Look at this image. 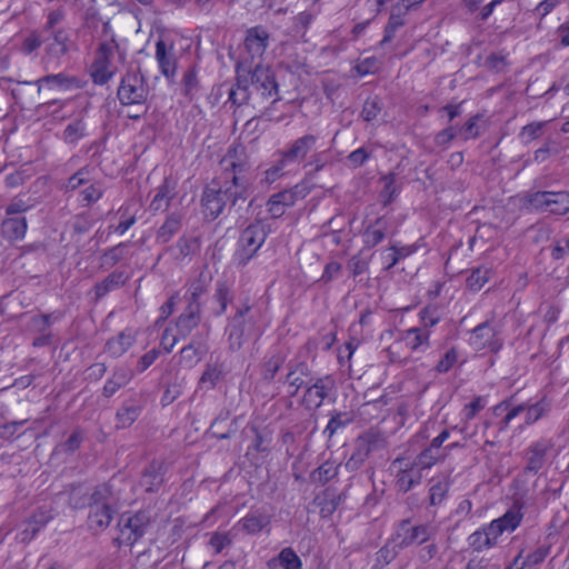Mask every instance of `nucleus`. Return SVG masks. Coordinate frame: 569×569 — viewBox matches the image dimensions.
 <instances>
[{"mask_svg": "<svg viewBox=\"0 0 569 569\" xmlns=\"http://www.w3.org/2000/svg\"><path fill=\"white\" fill-rule=\"evenodd\" d=\"M387 222L383 218H378L363 232V244L366 248H373L386 237Z\"/></svg>", "mask_w": 569, "mask_h": 569, "instance_id": "35", "label": "nucleus"}, {"mask_svg": "<svg viewBox=\"0 0 569 569\" xmlns=\"http://www.w3.org/2000/svg\"><path fill=\"white\" fill-rule=\"evenodd\" d=\"M259 318L260 313L253 310L248 302L237 308L226 328L227 341L231 351L240 350L251 337L260 335Z\"/></svg>", "mask_w": 569, "mask_h": 569, "instance_id": "4", "label": "nucleus"}, {"mask_svg": "<svg viewBox=\"0 0 569 569\" xmlns=\"http://www.w3.org/2000/svg\"><path fill=\"white\" fill-rule=\"evenodd\" d=\"M270 523V517L263 512L254 511L248 513L237 523L242 531L249 535H256Z\"/></svg>", "mask_w": 569, "mask_h": 569, "instance_id": "31", "label": "nucleus"}, {"mask_svg": "<svg viewBox=\"0 0 569 569\" xmlns=\"http://www.w3.org/2000/svg\"><path fill=\"white\" fill-rule=\"evenodd\" d=\"M340 463L333 460H327L310 473V480L313 483L326 485L335 479L339 473Z\"/></svg>", "mask_w": 569, "mask_h": 569, "instance_id": "34", "label": "nucleus"}, {"mask_svg": "<svg viewBox=\"0 0 569 569\" xmlns=\"http://www.w3.org/2000/svg\"><path fill=\"white\" fill-rule=\"evenodd\" d=\"M60 317L54 315H38L30 318L28 329L32 332L44 333L49 332V328L53 321Z\"/></svg>", "mask_w": 569, "mask_h": 569, "instance_id": "48", "label": "nucleus"}, {"mask_svg": "<svg viewBox=\"0 0 569 569\" xmlns=\"http://www.w3.org/2000/svg\"><path fill=\"white\" fill-rule=\"evenodd\" d=\"M286 357L282 353L272 355L262 367V377L267 381L273 380L277 372L282 368Z\"/></svg>", "mask_w": 569, "mask_h": 569, "instance_id": "49", "label": "nucleus"}, {"mask_svg": "<svg viewBox=\"0 0 569 569\" xmlns=\"http://www.w3.org/2000/svg\"><path fill=\"white\" fill-rule=\"evenodd\" d=\"M560 152L559 143L552 139H548L539 149L533 153V160L538 163L545 162L551 154Z\"/></svg>", "mask_w": 569, "mask_h": 569, "instance_id": "58", "label": "nucleus"}, {"mask_svg": "<svg viewBox=\"0 0 569 569\" xmlns=\"http://www.w3.org/2000/svg\"><path fill=\"white\" fill-rule=\"evenodd\" d=\"M154 58L158 62L160 72L167 78L171 79L177 72V59L173 52V48H167L166 42L159 39L156 42V54Z\"/></svg>", "mask_w": 569, "mask_h": 569, "instance_id": "18", "label": "nucleus"}, {"mask_svg": "<svg viewBox=\"0 0 569 569\" xmlns=\"http://www.w3.org/2000/svg\"><path fill=\"white\" fill-rule=\"evenodd\" d=\"M441 458L440 452H435L430 448H426L423 451H421L416 460H415V468L419 469L420 471L423 469L431 468L439 459Z\"/></svg>", "mask_w": 569, "mask_h": 569, "instance_id": "55", "label": "nucleus"}, {"mask_svg": "<svg viewBox=\"0 0 569 569\" xmlns=\"http://www.w3.org/2000/svg\"><path fill=\"white\" fill-rule=\"evenodd\" d=\"M199 91V80L196 68H190L182 78V92L186 97L192 99Z\"/></svg>", "mask_w": 569, "mask_h": 569, "instance_id": "53", "label": "nucleus"}, {"mask_svg": "<svg viewBox=\"0 0 569 569\" xmlns=\"http://www.w3.org/2000/svg\"><path fill=\"white\" fill-rule=\"evenodd\" d=\"M451 482L448 477H433L430 480L429 487V505L431 507L440 506L443 502V500L448 497Z\"/></svg>", "mask_w": 569, "mask_h": 569, "instance_id": "29", "label": "nucleus"}, {"mask_svg": "<svg viewBox=\"0 0 569 569\" xmlns=\"http://www.w3.org/2000/svg\"><path fill=\"white\" fill-rule=\"evenodd\" d=\"M201 322V309L197 305L187 306L176 321L179 337L186 339Z\"/></svg>", "mask_w": 569, "mask_h": 569, "instance_id": "19", "label": "nucleus"}, {"mask_svg": "<svg viewBox=\"0 0 569 569\" xmlns=\"http://www.w3.org/2000/svg\"><path fill=\"white\" fill-rule=\"evenodd\" d=\"M233 537L230 532H212L208 545L213 549L214 553H220L224 548L232 545Z\"/></svg>", "mask_w": 569, "mask_h": 569, "instance_id": "59", "label": "nucleus"}, {"mask_svg": "<svg viewBox=\"0 0 569 569\" xmlns=\"http://www.w3.org/2000/svg\"><path fill=\"white\" fill-rule=\"evenodd\" d=\"M548 203V213L565 216L569 212V191H551Z\"/></svg>", "mask_w": 569, "mask_h": 569, "instance_id": "42", "label": "nucleus"}, {"mask_svg": "<svg viewBox=\"0 0 569 569\" xmlns=\"http://www.w3.org/2000/svg\"><path fill=\"white\" fill-rule=\"evenodd\" d=\"M350 422L351 419L347 413L335 411L331 415L329 422L323 430V433L328 437V439H331L339 429L345 428Z\"/></svg>", "mask_w": 569, "mask_h": 569, "instance_id": "51", "label": "nucleus"}, {"mask_svg": "<svg viewBox=\"0 0 569 569\" xmlns=\"http://www.w3.org/2000/svg\"><path fill=\"white\" fill-rule=\"evenodd\" d=\"M176 196L177 180L172 177H166L162 183L154 190V196L150 202V210L153 212L166 211Z\"/></svg>", "mask_w": 569, "mask_h": 569, "instance_id": "16", "label": "nucleus"}, {"mask_svg": "<svg viewBox=\"0 0 569 569\" xmlns=\"http://www.w3.org/2000/svg\"><path fill=\"white\" fill-rule=\"evenodd\" d=\"M141 411L142 405L136 399L124 401L116 413L117 427H130L139 418Z\"/></svg>", "mask_w": 569, "mask_h": 569, "instance_id": "27", "label": "nucleus"}, {"mask_svg": "<svg viewBox=\"0 0 569 569\" xmlns=\"http://www.w3.org/2000/svg\"><path fill=\"white\" fill-rule=\"evenodd\" d=\"M333 388L335 380L332 377L317 378L311 385L307 386L302 397V405L310 411L317 410Z\"/></svg>", "mask_w": 569, "mask_h": 569, "instance_id": "9", "label": "nucleus"}, {"mask_svg": "<svg viewBox=\"0 0 569 569\" xmlns=\"http://www.w3.org/2000/svg\"><path fill=\"white\" fill-rule=\"evenodd\" d=\"M123 283L124 279L122 272L110 273L101 282L94 286L96 300H99L110 291L120 288Z\"/></svg>", "mask_w": 569, "mask_h": 569, "instance_id": "41", "label": "nucleus"}, {"mask_svg": "<svg viewBox=\"0 0 569 569\" xmlns=\"http://www.w3.org/2000/svg\"><path fill=\"white\" fill-rule=\"evenodd\" d=\"M116 513L114 507L89 506L88 527L94 532L107 529Z\"/></svg>", "mask_w": 569, "mask_h": 569, "instance_id": "23", "label": "nucleus"}, {"mask_svg": "<svg viewBox=\"0 0 569 569\" xmlns=\"http://www.w3.org/2000/svg\"><path fill=\"white\" fill-rule=\"evenodd\" d=\"M91 181L90 170L88 168H81L74 174H72L66 184L67 190H76L79 187L87 184Z\"/></svg>", "mask_w": 569, "mask_h": 569, "instance_id": "63", "label": "nucleus"}, {"mask_svg": "<svg viewBox=\"0 0 569 569\" xmlns=\"http://www.w3.org/2000/svg\"><path fill=\"white\" fill-rule=\"evenodd\" d=\"M46 47L47 63L56 62L69 51L70 37L64 29H57L51 32Z\"/></svg>", "mask_w": 569, "mask_h": 569, "instance_id": "17", "label": "nucleus"}, {"mask_svg": "<svg viewBox=\"0 0 569 569\" xmlns=\"http://www.w3.org/2000/svg\"><path fill=\"white\" fill-rule=\"evenodd\" d=\"M457 361L458 350L456 348H451L439 360L435 369L438 373H446L457 363Z\"/></svg>", "mask_w": 569, "mask_h": 569, "instance_id": "64", "label": "nucleus"}, {"mask_svg": "<svg viewBox=\"0 0 569 569\" xmlns=\"http://www.w3.org/2000/svg\"><path fill=\"white\" fill-rule=\"evenodd\" d=\"M550 192L535 191L526 193L521 199L522 207L528 211L548 212V203L551 198Z\"/></svg>", "mask_w": 569, "mask_h": 569, "instance_id": "33", "label": "nucleus"}, {"mask_svg": "<svg viewBox=\"0 0 569 569\" xmlns=\"http://www.w3.org/2000/svg\"><path fill=\"white\" fill-rule=\"evenodd\" d=\"M133 377V373L130 369L120 367L117 368L112 376L106 381L103 386L102 393L104 397L110 398L113 396L120 388L128 385Z\"/></svg>", "mask_w": 569, "mask_h": 569, "instance_id": "30", "label": "nucleus"}, {"mask_svg": "<svg viewBox=\"0 0 569 569\" xmlns=\"http://www.w3.org/2000/svg\"><path fill=\"white\" fill-rule=\"evenodd\" d=\"M318 137L315 134H305L297 138L280 152L282 164L301 162L308 159L310 152L316 149Z\"/></svg>", "mask_w": 569, "mask_h": 569, "instance_id": "10", "label": "nucleus"}, {"mask_svg": "<svg viewBox=\"0 0 569 569\" xmlns=\"http://www.w3.org/2000/svg\"><path fill=\"white\" fill-rule=\"evenodd\" d=\"M149 93L146 77L139 70H128L120 80L117 98L123 107H142L146 106Z\"/></svg>", "mask_w": 569, "mask_h": 569, "instance_id": "6", "label": "nucleus"}, {"mask_svg": "<svg viewBox=\"0 0 569 569\" xmlns=\"http://www.w3.org/2000/svg\"><path fill=\"white\" fill-rule=\"evenodd\" d=\"M236 72V83L230 88L228 97V101L233 106L249 103L250 88H253L262 100H271L274 103L281 99L274 72L269 66L258 63L252 70H246L238 64Z\"/></svg>", "mask_w": 569, "mask_h": 569, "instance_id": "2", "label": "nucleus"}, {"mask_svg": "<svg viewBox=\"0 0 569 569\" xmlns=\"http://www.w3.org/2000/svg\"><path fill=\"white\" fill-rule=\"evenodd\" d=\"M377 437L372 433L358 437L355 443V450L345 463L347 471L353 472L360 469L370 453L377 448Z\"/></svg>", "mask_w": 569, "mask_h": 569, "instance_id": "13", "label": "nucleus"}, {"mask_svg": "<svg viewBox=\"0 0 569 569\" xmlns=\"http://www.w3.org/2000/svg\"><path fill=\"white\" fill-rule=\"evenodd\" d=\"M26 232V218H8L2 222V233L9 240H21Z\"/></svg>", "mask_w": 569, "mask_h": 569, "instance_id": "39", "label": "nucleus"}, {"mask_svg": "<svg viewBox=\"0 0 569 569\" xmlns=\"http://www.w3.org/2000/svg\"><path fill=\"white\" fill-rule=\"evenodd\" d=\"M86 126L82 120H74L70 122L64 131L63 139L68 143H74L84 137Z\"/></svg>", "mask_w": 569, "mask_h": 569, "instance_id": "56", "label": "nucleus"}, {"mask_svg": "<svg viewBox=\"0 0 569 569\" xmlns=\"http://www.w3.org/2000/svg\"><path fill=\"white\" fill-rule=\"evenodd\" d=\"M327 164V153L326 151L315 152L312 153L308 161L305 163V168L308 169L307 174L310 177H315L318 172H320Z\"/></svg>", "mask_w": 569, "mask_h": 569, "instance_id": "60", "label": "nucleus"}, {"mask_svg": "<svg viewBox=\"0 0 569 569\" xmlns=\"http://www.w3.org/2000/svg\"><path fill=\"white\" fill-rule=\"evenodd\" d=\"M270 41V33L262 26H254L247 30L244 38V50L253 60L266 52Z\"/></svg>", "mask_w": 569, "mask_h": 569, "instance_id": "14", "label": "nucleus"}, {"mask_svg": "<svg viewBox=\"0 0 569 569\" xmlns=\"http://www.w3.org/2000/svg\"><path fill=\"white\" fill-rule=\"evenodd\" d=\"M341 496L328 488L315 497L313 503L319 508L321 517L331 516L338 508Z\"/></svg>", "mask_w": 569, "mask_h": 569, "instance_id": "32", "label": "nucleus"}, {"mask_svg": "<svg viewBox=\"0 0 569 569\" xmlns=\"http://www.w3.org/2000/svg\"><path fill=\"white\" fill-rule=\"evenodd\" d=\"M149 526L150 516L147 511L122 513L117 523L118 536L114 538V543L133 546L146 535Z\"/></svg>", "mask_w": 569, "mask_h": 569, "instance_id": "7", "label": "nucleus"}, {"mask_svg": "<svg viewBox=\"0 0 569 569\" xmlns=\"http://www.w3.org/2000/svg\"><path fill=\"white\" fill-rule=\"evenodd\" d=\"M525 409H526V405L525 403L516 406V407H513L511 409H509V401H502L499 405H497L493 408V413L496 416H499L502 412L507 411V413L505 415V417L500 421V430H506L509 427L510 422L516 417H518L520 413L525 412Z\"/></svg>", "mask_w": 569, "mask_h": 569, "instance_id": "43", "label": "nucleus"}, {"mask_svg": "<svg viewBox=\"0 0 569 569\" xmlns=\"http://www.w3.org/2000/svg\"><path fill=\"white\" fill-rule=\"evenodd\" d=\"M549 553L550 546H539L532 552L528 553L526 558L522 557L521 563H523L525 567L538 566L545 561Z\"/></svg>", "mask_w": 569, "mask_h": 569, "instance_id": "57", "label": "nucleus"}, {"mask_svg": "<svg viewBox=\"0 0 569 569\" xmlns=\"http://www.w3.org/2000/svg\"><path fill=\"white\" fill-rule=\"evenodd\" d=\"M166 463L160 460H153L149 463L140 479V486L148 492L157 490L163 482V477L166 473Z\"/></svg>", "mask_w": 569, "mask_h": 569, "instance_id": "21", "label": "nucleus"}, {"mask_svg": "<svg viewBox=\"0 0 569 569\" xmlns=\"http://www.w3.org/2000/svg\"><path fill=\"white\" fill-rule=\"evenodd\" d=\"M552 446L551 440L547 439H540L532 442L526 450L527 465L525 467V471L537 473L541 470L546 463V456Z\"/></svg>", "mask_w": 569, "mask_h": 569, "instance_id": "15", "label": "nucleus"}, {"mask_svg": "<svg viewBox=\"0 0 569 569\" xmlns=\"http://www.w3.org/2000/svg\"><path fill=\"white\" fill-rule=\"evenodd\" d=\"M68 503L73 509L84 508L88 503V491L82 486H72L69 491Z\"/></svg>", "mask_w": 569, "mask_h": 569, "instance_id": "52", "label": "nucleus"}, {"mask_svg": "<svg viewBox=\"0 0 569 569\" xmlns=\"http://www.w3.org/2000/svg\"><path fill=\"white\" fill-rule=\"evenodd\" d=\"M197 248L196 239L181 237L174 246L166 248V251L170 252L174 260L183 261L186 258L193 254Z\"/></svg>", "mask_w": 569, "mask_h": 569, "instance_id": "38", "label": "nucleus"}, {"mask_svg": "<svg viewBox=\"0 0 569 569\" xmlns=\"http://www.w3.org/2000/svg\"><path fill=\"white\" fill-rule=\"evenodd\" d=\"M213 299L218 305V308L213 310V313L214 316L220 317L226 312L228 305L232 299L229 287L223 282H219L217 284Z\"/></svg>", "mask_w": 569, "mask_h": 569, "instance_id": "46", "label": "nucleus"}, {"mask_svg": "<svg viewBox=\"0 0 569 569\" xmlns=\"http://www.w3.org/2000/svg\"><path fill=\"white\" fill-rule=\"evenodd\" d=\"M181 227L182 214L179 212L170 213L157 230L156 242L159 244L168 243L180 231Z\"/></svg>", "mask_w": 569, "mask_h": 569, "instance_id": "26", "label": "nucleus"}, {"mask_svg": "<svg viewBox=\"0 0 569 569\" xmlns=\"http://www.w3.org/2000/svg\"><path fill=\"white\" fill-rule=\"evenodd\" d=\"M413 250L409 247H397L391 246L387 252L383 254V260L386 262V269L390 270L393 268L401 259L411 254Z\"/></svg>", "mask_w": 569, "mask_h": 569, "instance_id": "50", "label": "nucleus"}, {"mask_svg": "<svg viewBox=\"0 0 569 569\" xmlns=\"http://www.w3.org/2000/svg\"><path fill=\"white\" fill-rule=\"evenodd\" d=\"M396 176L393 173H390L382 178V181L385 183L383 190L380 193V200L383 206H388L391 203L395 198L398 196V188L395 184Z\"/></svg>", "mask_w": 569, "mask_h": 569, "instance_id": "54", "label": "nucleus"}, {"mask_svg": "<svg viewBox=\"0 0 569 569\" xmlns=\"http://www.w3.org/2000/svg\"><path fill=\"white\" fill-rule=\"evenodd\" d=\"M73 82L72 78H69L64 73L49 74L40 78L37 83L39 86V91L43 88L49 89H68L70 84Z\"/></svg>", "mask_w": 569, "mask_h": 569, "instance_id": "44", "label": "nucleus"}, {"mask_svg": "<svg viewBox=\"0 0 569 569\" xmlns=\"http://www.w3.org/2000/svg\"><path fill=\"white\" fill-rule=\"evenodd\" d=\"M409 11L410 10L403 7L400 2L392 7L388 23L385 27L383 38L380 41V46H385L393 39L397 30L405 26V16Z\"/></svg>", "mask_w": 569, "mask_h": 569, "instance_id": "25", "label": "nucleus"}, {"mask_svg": "<svg viewBox=\"0 0 569 569\" xmlns=\"http://www.w3.org/2000/svg\"><path fill=\"white\" fill-rule=\"evenodd\" d=\"M207 335L197 333L192 337L189 345L180 350V362L187 367H193L206 353Z\"/></svg>", "mask_w": 569, "mask_h": 569, "instance_id": "20", "label": "nucleus"}, {"mask_svg": "<svg viewBox=\"0 0 569 569\" xmlns=\"http://www.w3.org/2000/svg\"><path fill=\"white\" fill-rule=\"evenodd\" d=\"M309 375V367L305 361H290L288 363V373L284 382L288 383L289 395L295 397L299 389L306 385L305 378Z\"/></svg>", "mask_w": 569, "mask_h": 569, "instance_id": "22", "label": "nucleus"}, {"mask_svg": "<svg viewBox=\"0 0 569 569\" xmlns=\"http://www.w3.org/2000/svg\"><path fill=\"white\" fill-rule=\"evenodd\" d=\"M550 411V402L545 398L539 400L538 402L527 406L526 405V423L532 425L537 422L539 419L545 417Z\"/></svg>", "mask_w": 569, "mask_h": 569, "instance_id": "45", "label": "nucleus"}, {"mask_svg": "<svg viewBox=\"0 0 569 569\" xmlns=\"http://www.w3.org/2000/svg\"><path fill=\"white\" fill-rule=\"evenodd\" d=\"M543 126V122H531L525 126L519 133V138L521 139L522 143L529 144L533 140L538 139L541 136Z\"/></svg>", "mask_w": 569, "mask_h": 569, "instance_id": "61", "label": "nucleus"}, {"mask_svg": "<svg viewBox=\"0 0 569 569\" xmlns=\"http://www.w3.org/2000/svg\"><path fill=\"white\" fill-rule=\"evenodd\" d=\"M523 513L520 507L513 506L501 517L482 526L467 538L468 546L476 552L489 550L498 545L503 533L513 532L522 522Z\"/></svg>", "mask_w": 569, "mask_h": 569, "instance_id": "3", "label": "nucleus"}, {"mask_svg": "<svg viewBox=\"0 0 569 569\" xmlns=\"http://www.w3.org/2000/svg\"><path fill=\"white\" fill-rule=\"evenodd\" d=\"M113 74L111 50L106 43H102L91 64L90 76L96 84L103 86L112 79Z\"/></svg>", "mask_w": 569, "mask_h": 569, "instance_id": "11", "label": "nucleus"}, {"mask_svg": "<svg viewBox=\"0 0 569 569\" xmlns=\"http://www.w3.org/2000/svg\"><path fill=\"white\" fill-rule=\"evenodd\" d=\"M116 498L111 490V486L107 483L99 485L90 495L89 506L97 507H114Z\"/></svg>", "mask_w": 569, "mask_h": 569, "instance_id": "40", "label": "nucleus"}, {"mask_svg": "<svg viewBox=\"0 0 569 569\" xmlns=\"http://www.w3.org/2000/svg\"><path fill=\"white\" fill-rule=\"evenodd\" d=\"M136 342V333L131 329H126L118 333L116 337L109 339L106 343V351L118 358L127 352Z\"/></svg>", "mask_w": 569, "mask_h": 569, "instance_id": "24", "label": "nucleus"}, {"mask_svg": "<svg viewBox=\"0 0 569 569\" xmlns=\"http://www.w3.org/2000/svg\"><path fill=\"white\" fill-rule=\"evenodd\" d=\"M223 377L224 371L222 365L209 363L202 372L198 386L203 390H212Z\"/></svg>", "mask_w": 569, "mask_h": 569, "instance_id": "36", "label": "nucleus"}, {"mask_svg": "<svg viewBox=\"0 0 569 569\" xmlns=\"http://www.w3.org/2000/svg\"><path fill=\"white\" fill-rule=\"evenodd\" d=\"M268 232L267 224L260 220L250 223L241 231L233 256L237 266L244 267L248 264L264 243Z\"/></svg>", "mask_w": 569, "mask_h": 569, "instance_id": "5", "label": "nucleus"}, {"mask_svg": "<svg viewBox=\"0 0 569 569\" xmlns=\"http://www.w3.org/2000/svg\"><path fill=\"white\" fill-rule=\"evenodd\" d=\"M279 562L284 569H301V561L291 548H284L279 553Z\"/></svg>", "mask_w": 569, "mask_h": 569, "instance_id": "62", "label": "nucleus"}, {"mask_svg": "<svg viewBox=\"0 0 569 569\" xmlns=\"http://www.w3.org/2000/svg\"><path fill=\"white\" fill-rule=\"evenodd\" d=\"M221 174L208 186L202 193L201 204L206 219L214 220L227 204L229 210L240 209L250 196V166L243 149H229L220 161Z\"/></svg>", "mask_w": 569, "mask_h": 569, "instance_id": "1", "label": "nucleus"}, {"mask_svg": "<svg viewBox=\"0 0 569 569\" xmlns=\"http://www.w3.org/2000/svg\"><path fill=\"white\" fill-rule=\"evenodd\" d=\"M491 270L485 267L473 269L467 278V287L472 291H479L490 279Z\"/></svg>", "mask_w": 569, "mask_h": 569, "instance_id": "47", "label": "nucleus"}, {"mask_svg": "<svg viewBox=\"0 0 569 569\" xmlns=\"http://www.w3.org/2000/svg\"><path fill=\"white\" fill-rule=\"evenodd\" d=\"M430 332L422 328H410L401 333V339L411 351L423 350L429 347Z\"/></svg>", "mask_w": 569, "mask_h": 569, "instance_id": "28", "label": "nucleus"}, {"mask_svg": "<svg viewBox=\"0 0 569 569\" xmlns=\"http://www.w3.org/2000/svg\"><path fill=\"white\" fill-rule=\"evenodd\" d=\"M436 535V528L429 523L412 525L410 519L401 520L392 536L395 547L406 549L413 545H423Z\"/></svg>", "mask_w": 569, "mask_h": 569, "instance_id": "8", "label": "nucleus"}, {"mask_svg": "<svg viewBox=\"0 0 569 569\" xmlns=\"http://www.w3.org/2000/svg\"><path fill=\"white\" fill-rule=\"evenodd\" d=\"M421 471L415 467L400 470L397 475L396 486L399 491L408 492L421 482Z\"/></svg>", "mask_w": 569, "mask_h": 569, "instance_id": "37", "label": "nucleus"}, {"mask_svg": "<svg viewBox=\"0 0 569 569\" xmlns=\"http://www.w3.org/2000/svg\"><path fill=\"white\" fill-rule=\"evenodd\" d=\"M470 345L477 351L488 349L492 352H498L501 348V342L497 338V330L489 321L478 325L472 330Z\"/></svg>", "mask_w": 569, "mask_h": 569, "instance_id": "12", "label": "nucleus"}]
</instances>
